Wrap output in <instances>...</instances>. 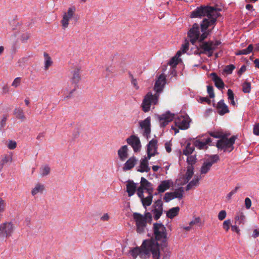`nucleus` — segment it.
Returning <instances> with one entry per match:
<instances>
[{
    "label": "nucleus",
    "instance_id": "nucleus-5",
    "mask_svg": "<svg viewBox=\"0 0 259 259\" xmlns=\"http://www.w3.org/2000/svg\"><path fill=\"white\" fill-rule=\"evenodd\" d=\"M236 139L237 137L235 136H233L229 139L227 138L225 136H223L218 141L216 146L219 149L230 152L234 149V144Z\"/></svg>",
    "mask_w": 259,
    "mask_h": 259
},
{
    "label": "nucleus",
    "instance_id": "nucleus-49",
    "mask_svg": "<svg viewBox=\"0 0 259 259\" xmlns=\"http://www.w3.org/2000/svg\"><path fill=\"white\" fill-rule=\"evenodd\" d=\"M253 48L252 45H249L247 48L241 50L242 55H247L250 53L252 51Z\"/></svg>",
    "mask_w": 259,
    "mask_h": 259
},
{
    "label": "nucleus",
    "instance_id": "nucleus-16",
    "mask_svg": "<svg viewBox=\"0 0 259 259\" xmlns=\"http://www.w3.org/2000/svg\"><path fill=\"white\" fill-rule=\"evenodd\" d=\"M157 141L156 139H152L149 141L147 145V157L148 159L157 154Z\"/></svg>",
    "mask_w": 259,
    "mask_h": 259
},
{
    "label": "nucleus",
    "instance_id": "nucleus-4",
    "mask_svg": "<svg viewBox=\"0 0 259 259\" xmlns=\"http://www.w3.org/2000/svg\"><path fill=\"white\" fill-rule=\"evenodd\" d=\"M153 233L157 243V241H161L163 245L166 246L167 232L164 226L161 223H154L153 224Z\"/></svg>",
    "mask_w": 259,
    "mask_h": 259
},
{
    "label": "nucleus",
    "instance_id": "nucleus-32",
    "mask_svg": "<svg viewBox=\"0 0 259 259\" xmlns=\"http://www.w3.org/2000/svg\"><path fill=\"white\" fill-rule=\"evenodd\" d=\"M199 180L200 178L198 177H197L196 178H195V179L189 182V183L186 186V191H189L192 189L194 187L197 186L199 184Z\"/></svg>",
    "mask_w": 259,
    "mask_h": 259
},
{
    "label": "nucleus",
    "instance_id": "nucleus-18",
    "mask_svg": "<svg viewBox=\"0 0 259 259\" xmlns=\"http://www.w3.org/2000/svg\"><path fill=\"white\" fill-rule=\"evenodd\" d=\"M174 117V114H170L169 112H167L165 114L162 115L159 117V121L161 126H165L168 122L172 120Z\"/></svg>",
    "mask_w": 259,
    "mask_h": 259
},
{
    "label": "nucleus",
    "instance_id": "nucleus-40",
    "mask_svg": "<svg viewBox=\"0 0 259 259\" xmlns=\"http://www.w3.org/2000/svg\"><path fill=\"white\" fill-rule=\"evenodd\" d=\"M242 91L244 93H249L251 90V84L248 82H244L242 85Z\"/></svg>",
    "mask_w": 259,
    "mask_h": 259
},
{
    "label": "nucleus",
    "instance_id": "nucleus-41",
    "mask_svg": "<svg viewBox=\"0 0 259 259\" xmlns=\"http://www.w3.org/2000/svg\"><path fill=\"white\" fill-rule=\"evenodd\" d=\"M6 202L5 200H4L2 198L0 197V219L2 218V214L6 209Z\"/></svg>",
    "mask_w": 259,
    "mask_h": 259
},
{
    "label": "nucleus",
    "instance_id": "nucleus-8",
    "mask_svg": "<svg viewBox=\"0 0 259 259\" xmlns=\"http://www.w3.org/2000/svg\"><path fill=\"white\" fill-rule=\"evenodd\" d=\"M80 69L78 67L75 68L71 72L72 77L70 78V81L73 85V89L70 91L68 95L65 98H70L71 97L72 94L76 90L77 88V84L81 79L80 74Z\"/></svg>",
    "mask_w": 259,
    "mask_h": 259
},
{
    "label": "nucleus",
    "instance_id": "nucleus-33",
    "mask_svg": "<svg viewBox=\"0 0 259 259\" xmlns=\"http://www.w3.org/2000/svg\"><path fill=\"white\" fill-rule=\"evenodd\" d=\"M174 198L182 199L183 197L184 188L180 187L175 190L174 192H171Z\"/></svg>",
    "mask_w": 259,
    "mask_h": 259
},
{
    "label": "nucleus",
    "instance_id": "nucleus-53",
    "mask_svg": "<svg viewBox=\"0 0 259 259\" xmlns=\"http://www.w3.org/2000/svg\"><path fill=\"white\" fill-rule=\"evenodd\" d=\"M231 225L230 220H225L223 224V228L226 231H228Z\"/></svg>",
    "mask_w": 259,
    "mask_h": 259
},
{
    "label": "nucleus",
    "instance_id": "nucleus-51",
    "mask_svg": "<svg viewBox=\"0 0 259 259\" xmlns=\"http://www.w3.org/2000/svg\"><path fill=\"white\" fill-rule=\"evenodd\" d=\"M207 93L209 94V96L210 98L214 97V93L213 92V88L212 85H208L207 87Z\"/></svg>",
    "mask_w": 259,
    "mask_h": 259
},
{
    "label": "nucleus",
    "instance_id": "nucleus-17",
    "mask_svg": "<svg viewBox=\"0 0 259 259\" xmlns=\"http://www.w3.org/2000/svg\"><path fill=\"white\" fill-rule=\"evenodd\" d=\"M176 125L181 130H186L189 126V122L188 119L184 116L178 117L175 120Z\"/></svg>",
    "mask_w": 259,
    "mask_h": 259
},
{
    "label": "nucleus",
    "instance_id": "nucleus-46",
    "mask_svg": "<svg viewBox=\"0 0 259 259\" xmlns=\"http://www.w3.org/2000/svg\"><path fill=\"white\" fill-rule=\"evenodd\" d=\"M163 203L161 199H158L156 200L153 206L155 209L163 210Z\"/></svg>",
    "mask_w": 259,
    "mask_h": 259
},
{
    "label": "nucleus",
    "instance_id": "nucleus-11",
    "mask_svg": "<svg viewBox=\"0 0 259 259\" xmlns=\"http://www.w3.org/2000/svg\"><path fill=\"white\" fill-rule=\"evenodd\" d=\"M75 12V8L74 7L69 8L67 12L64 13L61 23L62 24V28L65 29L67 28L69 25V21L74 16Z\"/></svg>",
    "mask_w": 259,
    "mask_h": 259
},
{
    "label": "nucleus",
    "instance_id": "nucleus-21",
    "mask_svg": "<svg viewBox=\"0 0 259 259\" xmlns=\"http://www.w3.org/2000/svg\"><path fill=\"white\" fill-rule=\"evenodd\" d=\"M235 223L238 225H244L246 222V217L242 210L237 211L235 214Z\"/></svg>",
    "mask_w": 259,
    "mask_h": 259
},
{
    "label": "nucleus",
    "instance_id": "nucleus-23",
    "mask_svg": "<svg viewBox=\"0 0 259 259\" xmlns=\"http://www.w3.org/2000/svg\"><path fill=\"white\" fill-rule=\"evenodd\" d=\"M128 148L126 145L121 146L118 150V155L121 161H124L128 157Z\"/></svg>",
    "mask_w": 259,
    "mask_h": 259
},
{
    "label": "nucleus",
    "instance_id": "nucleus-50",
    "mask_svg": "<svg viewBox=\"0 0 259 259\" xmlns=\"http://www.w3.org/2000/svg\"><path fill=\"white\" fill-rule=\"evenodd\" d=\"M178 58L177 56H175L170 60L168 64L172 67H175L178 64Z\"/></svg>",
    "mask_w": 259,
    "mask_h": 259
},
{
    "label": "nucleus",
    "instance_id": "nucleus-30",
    "mask_svg": "<svg viewBox=\"0 0 259 259\" xmlns=\"http://www.w3.org/2000/svg\"><path fill=\"white\" fill-rule=\"evenodd\" d=\"M143 205L146 207V206H150L152 202L153 195H148L146 198L142 197V198H140Z\"/></svg>",
    "mask_w": 259,
    "mask_h": 259
},
{
    "label": "nucleus",
    "instance_id": "nucleus-52",
    "mask_svg": "<svg viewBox=\"0 0 259 259\" xmlns=\"http://www.w3.org/2000/svg\"><path fill=\"white\" fill-rule=\"evenodd\" d=\"M8 148L10 150H13L17 147V143L15 141L10 140L7 145Z\"/></svg>",
    "mask_w": 259,
    "mask_h": 259
},
{
    "label": "nucleus",
    "instance_id": "nucleus-7",
    "mask_svg": "<svg viewBox=\"0 0 259 259\" xmlns=\"http://www.w3.org/2000/svg\"><path fill=\"white\" fill-rule=\"evenodd\" d=\"M14 230V225L11 222H5L0 225V240L12 236Z\"/></svg>",
    "mask_w": 259,
    "mask_h": 259
},
{
    "label": "nucleus",
    "instance_id": "nucleus-54",
    "mask_svg": "<svg viewBox=\"0 0 259 259\" xmlns=\"http://www.w3.org/2000/svg\"><path fill=\"white\" fill-rule=\"evenodd\" d=\"M129 74H130V77L131 79L132 84L134 85V88L136 90H138L139 89V86L138 85L137 81L136 79L134 78L133 75L131 73H130Z\"/></svg>",
    "mask_w": 259,
    "mask_h": 259
},
{
    "label": "nucleus",
    "instance_id": "nucleus-62",
    "mask_svg": "<svg viewBox=\"0 0 259 259\" xmlns=\"http://www.w3.org/2000/svg\"><path fill=\"white\" fill-rule=\"evenodd\" d=\"M30 37V34L28 33H24L21 36V40L23 41H25L28 40Z\"/></svg>",
    "mask_w": 259,
    "mask_h": 259
},
{
    "label": "nucleus",
    "instance_id": "nucleus-38",
    "mask_svg": "<svg viewBox=\"0 0 259 259\" xmlns=\"http://www.w3.org/2000/svg\"><path fill=\"white\" fill-rule=\"evenodd\" d=\"M44 189V185L37 184L35 186V187L32 189L31 191V194L32 195L34 196L39 192H42Z\"/></svg>",
    "mask_w": 259,
    "mask_h": 259
},
{
    "label": "nucleus",
    "instance_id": "nucleus-2",
    "mask_svg": "<svg viewBox=\"0 0 259 259\" xmlns=\"http://www.w3.org/2000/svg\"><path fill=\"white\" fill-rule=\"evenodd\" d=\"M130 253L136 258L139 255L141 258L149 256L151 253L153 259H159V245L154 239L145 240L140 247H136L130 250Z\"/></svg>",
    "mask_w": 259,
    "mask_h": 259
},
{
    "label": "nucleus",
    "instance_id": "nucleus-56",
    "mask_svg": "<svg viewBox=\"0 0 259 259\" xmlns=\"http://www.w3.org/2000/svg\"><path fill=\"white\" fill-rule=\"evenodd\" d=\"M144 189H145L144 188L141 186L137 189V195L140 198H142V197L144 196Z\"/></svg>",
    "mask_w": 259,
    "mask_h": 259
},
{
    "label": "nucleus",
    "instance_id": "nucleus-1",
    "mask_svg": "<svg viewBox=\"0 0 259 259\" xmlns=\"http://www.w3.org/2000/svg\"><path fill=\"white\" fill-rule=\"evenodd\" d=\"M221 9L209 6H201L197 7L191 14V18H198L206 16L201 24V29L203 31L207 29L209 26L214 25L217 19L220 16L219 12Z\"/></svg>",
    "mask_w": 259,
    "mask_h": 259
},
{
    "label": "nucleus",
    "instance_id": "nucleus-12",
    "mask_svg": "<svg viewBox=\"0 0 259 259\" xmlns=\"http://www.w3.org/2000/svg\"><path fill=\"white\" fill-rule=\"evenodd\" d=\"M127 143L132 146L135 152H139L141 148V143L139 138L136 135H131L126 139Z\"/></svg>",
    "mask_w": 259,
    "mask_h": 259
},
{
    "label": "nucleus",
    "instance_id": "nucleus-63",
    "mask_svg": "<svg viewBox=\"0 0 259 259\" xmlns=\"http://www.w3.org/2000/svg\"><path fill=\"white\" fill-rule=\"evenodd\" d=\"M20 81H21V78L20 77L16 78L12 83V85L14 86L15 87H18L20 83Z\"/></svg>",
    "mask_w": 259,
    "mask_h": 259
},
{
    "label": "nucleus",
    "instance_id": "nucleus-42",
    "mask_svg": "<svg viewBox=\"0 0 259 259\" xmlns=\"http://www.w3.org/2000/svg\"><path fill=\"white\" fill-rule=\"evenodd\" d=\"M196 155L189 156L187 159V162L188 164V166H193L196 162Z\"/></svg>",
    "mask_w": 259,
    "mask_h": 259
},
{
    "label": "nucleus",
    "instance_id": "nucleus-13",
    "mask_svg": "<svg viewBox=\"0 0 259 259\" xmlns=\"http://www.w3.org/2000/svg\"><path fill=\"white\" fill-rule=\"evenodd\" d=\"M140 127L143 130V135L148 139L151 133V118L150 117H147L143 120L139 122Z\"/></svg>",
    "mask_w": 259,
    "mask_h": 259
},
{
    "label": "nucleus",
    "instance_id": "nucleus-27",
    "mask_svg": "<svg viewBox=\"0 0 259 259\" xmlns=\"http://www.w3.org/2000/svg\"><path fill=\"white\" fill-rule=\"evenodd\" d=\"M12 159V155L8 154L4 155L2 157V159L0 161V171L2 170L5 164L8 162H11Z\"/></svg>",
    "mask_w": 259,
    "mask_h": 259
},
{
    "label": "nucleus",
    "instance_id": "nucleus-47",
    "mask_svg": "<svg viewBox=\"0 0 259 259\" xmlns=\"http://www.w3.org/2000/svg\"><path fill=\"white\" fill-rule=\"evenodd\" d=\"M235 68V66L233 64H230L227 65L224 71L227 74H231L233 70Z\"/></svg>",
    "mask_w": 259,
    "mask_h": 259
},
{
    "label": "nucleus",
    "instance_id": "nucleus-22",
    "mask_svg": "<svg viewBox=\"0 0 259 259\" xmlns=\"http://www.w3.org/2000/svg\"><path fill=\"white\" fill-rule=\"evenodd\" d=\"M210 76L212 77V80L214 82V84L217 88L219 89H223L224 88L225 84L223 80L216 73H211Z\"/></svg>",
    "mask_w": 259,
    "mask_h": 259
},
{
    "label": "nucleus",
    "instance_id": "nucleus-6",
    "mask_svg": "<svg viewBox=\"0 0 259 259\" xmlns=\"http://www.w3.org/2000/svg\"><path fill=\"white\" fill-rule=\"evenodd\" d=\"M158 97L159 95L155 94L153 95L151 93H148L145 96L142 104L143 111L145 112L149 111L151 104H156L157 103Z\"/></svg>",
    "mask_w": 259,
    "mask_h": 259
},
{
    "label": "nucleus",
    "instance_id": "nucleus-10",
    "mask_svg": "<svg viewBox=\"0 0 259 259\" xmlns=\"http://www.w3.org/2000/svg\"><path fill=\"white\" fill-rule=\"evenodd\" d=\"M133 218L136 222L137 232L139 233H143L147 223L144 215L139 213L135 212L133 214Z\"/></svg>",
    "mask_w": 259,
    "mask_h": 259
},
{
    "label": "nucleus",
    "instance_id": "nucleus-19",
    "mask_svg": "<svg viewBox=\"0 0 259 259\" xmlns=\"http://www.w3.org/2000/svg\"><path fill=\"white\" fill-rule=\"evenodd\" d=\"M172 184L171 180L162 181L157 188L158 193H161L168 190Z\"/></svg>",
    "mask_w": 259,
    "mask_h": 259
},
{
    "label": "nucleus",
    "instance_id": "nucleus-44",
    "mask_svg": "<svg viewBox=\"0 0 259 259\" xmlns=\"http://www.w3.org/2000/svg\"><path fill=\"white\" fill-rule=\"evenodd\" d=\"M154 214V219L155 220L159 219L162 213L163 210L154 208L152 210Z\"/></svg>",
    "mask_w": 259,
    "mask_h": 259
},
{
    "label": "nucleus",
    "instance_id": "nucleus-64",
    "mask_svg": "<svg viewBox=\"0 0 259 259\" xmlns=\"http://www.w3.org/2000/svg\"><path fill=\"white\" fill-rule=\"evenodd\" d=\"M145 218V221L147 222H150L152 220V215L150 212H146L144 216Z\"/></svg>",
    "mask_w": 259,
    "mask_h": 259
},
{
    "label": "nucleus",
    "instance_id": "nucleus-34",
    "mask_svg": "<svg viewBox=\"0 0 259 259\" xmlns=\"http://www.w3.org/2000/svg\"><path fill=\"white\" fill-rule=\"evenodd\" d=\"M51 171V168L48 165L41 166L40 168V174L41 177L48 176Z\"/></svg>",
    "mask_w": 259,
    "mask_h": 259
},
{
    "label": "nucleus",
    "instance_id": "nucleus-35",
    "mask_svg": "<svg viewBox=\"0 0 259 259\" xmlns=\"http://www.w3.org/2000/svg\"><path fill=\"white\" fill-rule=\"evenodd\" d=\"M194 174L193 166H188L187 170L186 173V181L188 182Z\"/></svg>",
    "mask_w": 259,
    "mask_h": 259
},
{
    "label": "nucleus",
    "instance_id": "nucleus-31",
    "mask_svg": "<svg viewBox=\"0 0 259 259\" xmlns=\"http://www.w3.org/2000/svg\"><path fill=\"white\" fill-rule=\"evenodd\" d=\"M14 114L17 118L20 119L22 121L24 120L26 118L23 109L20 108H16L15 109Z\"/></svg>",
    "mask_w": 259,
    "mask_h": 259
},
{
    "label": "nucleus",
    "instance_id": "nucleus-24",
    "mask_svg": "<svg viewBox=\"0 0 259 259\" xmlns=\"http://www.w3.org/2000/svg\"><path fill=\"white\" fill-rule=\"evenodd\" d=\"M136 188V185L133 181L128 180L127 182L126 192L129 197L133 196L135 194Z\"/></svg>",
    "mask_w": 259,
    "mask_h": 259
},
{
    "label": "nucleus",
    "instance_id": "nucleus-26",
    "mask_svg": "<svg viewBox=\"0 0 259 259\" xmlns=\"http://www.w3.org/2000/svg\"><path fill=\"white\" fill-rule=\"evenodd\" d=\"M137 160L134 156L130 158L125 163L123 169L124 170H128L131 169L134 167L137 163Z\"/></svg>",
    "mask_w": 259,
    "mask_h": 259
},
{
    "label": "nucleus",
    "instance_id": "nucleus-29",
    "mask_svg": "<svg viewBox=\"0 0 259 259\" xmlns=\"http://www.w3.org/2000/svg\"><path fill=\"white\" fill-rule=\"evenodd\" d=\"M210 142H211V139L210 138H207L205 142L196 140L194 142V146L199 149H204L207 144H208Z\"/></svg>",
    "mask_w": 259,
    "mask_h": 259
},
{
    "label": "nucleus",
    "instance_id": "nucleus-28",
    "mask_svg": "<svg viewBox=\"0 0 259 259\" xmlns=\"http://www.w3.org/2000/svg\"><path fill=\"white\" fill-rule=\"evenodd\" d=\"M180 211V207L178 206L172 207L169 209L166 212V217L169 219H173L178 215Z\"/></svg>",
    "mask_w": 259,
    "mask_h": 259
},
{
    "label": "nucleus",
    "instance_id": "nucleus-61",
    "mask_svg": "<svg viewBox=\"0 0 259 259\" xmlns=\"http://www.w3.org/2000/svg\"><path fill=\"white\" fill-rule=\"evenodd\" d=\"M200 221L201 220L199 217L196 218L195 219L190 222L189 225L192 227L194 225L199 223Z\"/></svg>",
    "mask_w": 259,
    "mask_h": 259
},
{
    "label": "nucleus",
    "instance_id": "nucleus-14",
    "mask_svg": "<svg viewBox=\"0 0 259 259\" xmlns=\"http://www.w3.org/2000/svg\"><path fill=\"white\" fill-rule=\"evenodd\" d=\"M188 35L190 38L191 42L193 45H194L199 37L200 31L199 25L197 23H194L192 27L188 31Z\"/></svg>",
    "mask_w": 259,
    "mask_h": 259
},
{
    "label": "nucleus",
    "instance_id": "nucleus-55",
    "mask_svg": "<svg viewBox=\"0 0 259 259\" xmlns=\"http://www.w3.org/2000/svg\"><path fill=\"white\" fill-rule=\"evenodd\" d=\"M227 213L225 210L220 211L218 214V219L220 221H222L226 217Z\"/></svg>",
    "mask_w": 259,
    "mask_h": 259
},
{
    "label": "nucleus",
    "instance_id": "nucleus-43",
    "mask_svg": "<svg viewBox=\"0 0 259 259\" xmlns=\"http://www.w3.org/2000/svg\"><path fill=\"white\" fill-rule=\"evenodd\" d=\"M140 183L141 186L143 187L144 189L151 187L152 186L151 184L143 177L141 178Z\"/></svg>",
    "mask_w": 259,
    "mask_h": 259
},
{
    "label": "nucleus",
    "instance_id": "nucleus-36",
    "mask_svg": "<svg viewBox=\"0 0 259 259\" xmlns=\"http://www.w3.org/2000/svg\"><path fill=\"white\" fill-rule=\"evenodd\" d=\"M44 56L45 59V69L47 70L49 67L52 65L53 62L51 57L49 56V54L47 53H44Z\"/></svg>",
    "mask_w": 259,
    "mask_h": 259
},
{
    "label": "nucleus",
    "instance_id": "nucleus-48",
    "mask_svg": "<svg viewBox=\"0 0 259 259\" xmlns=\"http://www.w3.org/2000/svg\"><path fill=\"white\" fill-rule=\"evenodd\" d=\"M172 193L171 192H167L165 194L163 200L165 202H168L171 200L174 199Z\"/></svg>",
    "mask_w": 259,
    "mask_h": 259
},
{
    "label": "nucleus",
    "instance_id": "nucleus-39",
    "mask_svg": "<svg viewBox=\"0 0 259 259\" xmlns=\"http://www.w3.org/2000/svg\"><path fill=\"white\" fill-rule=\"evenodd\" d=\"M227 95L228 97V100L230 101V104L233 106H235L236 103L234 100V93L231 89H229L227 91Z\"/></svg>",
    "mask_w": 259,
    "mask_h": 259
},
{
    "label": "nucleus",
    "instance_id": "nucleus-58",
    "mask_svg": "<svg viewBox=\"0 0 259 259\" xmlns=\"http://www.w3.org/2000/svg\"><path fill=\"white\" fill-rule=\"evenodd\" d=\"M209 135L215 138H220L221 139L222 138L223 136H225L224 135H223L222 134L219 133H214V132H211L209 133Z\"/></svg>",
    "mask_w": 259,
    "mask_h": 259
},
{
    "label": "nucleus",
    "instance_id": "nucleus-59",
    "mask_svg": "<svg viewBox=\"0 0 259 259\" xmlns=\"http://www.w3.org/2000/svg\"><path fill=\"white\" fill-rule=\"evenodd\" d=\"M245 205L246 209H248L251 206V201L249 198H246L245 199Z\"/></svg>",
    "mask_w": 259,
    "mask_h": 259
},
{
    "label": "nucleus",
    "instance_id": "nucleus-15",
    "mask_svg": "<svg viewBox=\"0 0 259 259\" xmlns=\"http://www.w3.org/2000/svg\"><path fill=\"white\" fill-rule=\"evenodd\" d=\"M165 83V75L163 74H160L155 83L154 89L156 92L155 94L159 95L162 91Z\"/></svg>",
    "mask_w": 259,
    "mask_h": 259
},
{
    "label": "nucleus",
    "instance_id": "nucleus-37",
    "mask_svg": "<svg viewBox=\"0 0 259 259\" xmlns=\"http://www.w3.org/2000/svg\"><path fill=\"white\" fill-rule=\"evenodd\" d=\"M194 150V146H191V143L187 144L186 148L183 150V154L185 155H189L193 153Z\"/></svg>",
    "mask_w": 259,
    "mask_h": 259
},
{
    "label": "nucleus",
    "instance_id": "nucleus-60",
    "mask_svg": "<svg viewBox=\"0 0 259 259\" xmlns=\"http://www.w3.org/2000/svg\"><path fill=\"white\" fill-rule=\"evenodd\" d=\"M253 133L256 136H259V123H256L254 125Z\"/></svg>",
    "mask_w": 259,
    "mask_h": 259
},
{
    "label": "nucleus",
    "instance_id": "nucleus-20",
    "mask_svg": "<svg viewBox=\"0 0 259 259\" xmlns=\"http://www.w3.org/2000/svg\"><path fill=\"white\" fill-rule=\"evenodd\" d=\"M217 108L218 113L221 115H223L229 112L228 107L225 103L224 100H221L218 103Z\"/></svg>",
    "mask_w": 259,
    "mask_h": 259
},
{
    "label": "nucleus",
    "instance_id": "nucleus-9",
    "mask_svg": "<svg viewBox=\"0 0 259 259\" xmlns=\"http://www.w3.org/2000/svg\"><path fill=\"white\" fill-rule=\"evenodd\" d=\"M220 160L219 156L217 154L212 155L209 157V158L205 161L201 167L200 172L201 174H206L210 169L212 165L217 163Z\"/></svg>",
    "mask_w": 259,
    "mask_h": 259
},
{
    "label": "nucleus",
    "instance_id": "nucleus-57",
    "mask_svg": "<svg viewBox=\"0 0 259 259\" xmlns=\"http://www.w3.org/2000/svg\"><path fill=\"white\" fill-rule=\"evenodd\" d=\"M113 68L112 66L106 67L105 70L106 76H109L113 72Z\"/></svg>",
    "mask_w": 259,
    "mask_h": 259
},
{
    "label": "nucleus",
    "instance_id": "nucleus-3",
    "mask_svg": "<svg viewBox=\"0 0 259 259\" xmlns=\"http://www.w3.org/2000/svg\"><path fill=\"white\" fill-rule=\"evenodd\" d=\"M221 44L220 40L202 42L199 44L197 47L198 50L197 52L195 51V53L198 55L206 54L208 57H211L213 55V51Z\"/></svg>",
    "mask_w": 259,
    "mask_h": 259
},
{
    "label": "nucleus",
    "instance_id": "nucleus-25",
    "mask_svg": "<svg viewBox=\"0 0 259 259\" xmlns=\"http://www.w3.org/2000/svg\"><path fill=\"white\" fill-rule=\"evenodd\" d=\"M149 159H150L148 158V157H146L144 159H142L140 162V168L138 169V171L143 172L145 171L148 172L150 170V168L148 166V160Z\"/></svg>",
    "mask_w": 259,
    "mask_h": 259
},
{
    "label": "nucleus",
    "instance_id": "nucleus-45",
    "mask_svg": "<svg viewBox=\"0 0 259 259\" xmlns=\"http://www.w3.org/2000/svg\"><path fill=\"white\" fill-rule=\"evenodd\" d=\"M206 30L207 29H205L203 31L202 29H201V31L202 32V34L201 35H199V39H198V40L199 41V42L200 43H201L202 42H204V40L207 37L208 32H207L206 31Z\"/></svg>",
    "mask_w": 259,
    "mask_h": 259
}]
</instances>
